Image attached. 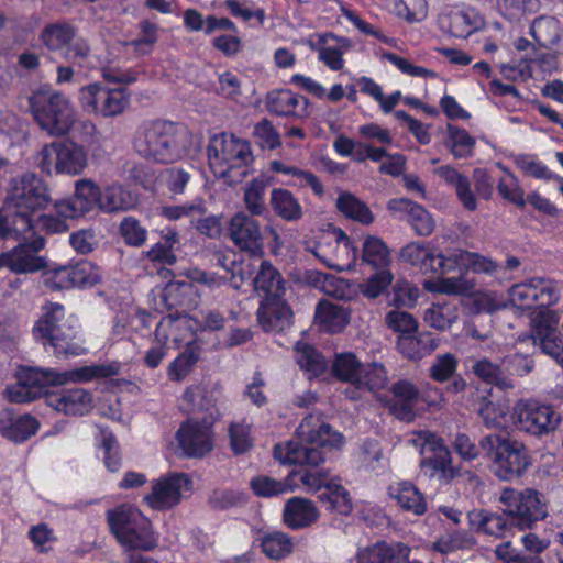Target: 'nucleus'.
Instances as JSON below:
<instances>
[{
    "label": "nucleus",
    "instance_id": "nucleus-1",
    "mask_svg": "<svg viewBox=\"0 0 563 563\" xmlns=\"http://www.w3.org/2000/svg\"><path fill=\"white\" fill-rule=\"evenodd\" d=\"M133 145L140 156L170 164L195 157L201 150V137L183 124L156 119L137 128Z\"/></svg>",
    "mask_w": 563,
    "mask_h": 563
},
{
    "label": "nucleus",
    "instance_id": "nucleus-2",
    "mask_svg": "<svg viewBox=\"0 0 563 563\" xmlns=\"http://www.w3.org/2000/svg\"><path fill=\"white\" fill-rule=\"evenodd\" d=\"M297 435L302 443L288 441L274 446V457L282 464L318 466L324 461L319 448L340 450L344 445V437L319 413L305 417L297 428Z\"/></svg>",
    "mask_w": 563,
    "mask_h": 563
},
{
    "label": "nucleus",
    "instance_id": "nucleus-3",
    "mask_svg": "<svg viewBox=\"0 0 563 563\" xmlns=\"http://www.w3.org/2000/svg\"><path fill=\"white\" fill-rule=\"evenodd\" d=\"M119 367L114 364L85 366L69 372L26 367L18 373V382L5 389L11 402H27L40 397L49 386L65 385L68 382H87L95 377L117 375Z\"/></svg>",
    "mask_w": 563,
    "mask_h": 563
},
{
    "label": "nucleus",
    "instance_id": "nucleus-4",
    "mask_svg": "<svg viewBox=\"0 0 563 563\" xmlns=\"http://www.w3.org/2000/svg\"><path fill=\"white\" fill-rule=\"evenodd\" d=\"M207 157L214 177L229 186L241 183L254 162L250 142L231 133L212 135L207 146Z\"/></svg>",
    "mask_w": 563,
    "mask_h": 563
},
{
    "label": "nucleus",
    "instance_id": "nucleus-5",
    "mask_svg": "<svg viewBox=\"0 0 563 563\" xmlns=\"http://www.w3.org/2000/svg\"><path fill=\"white\" fill-rule=\"evenodd\" d=\"M52 202L47 184L34 173H24L13 178L4 197V208L16 212L19 231L33 229L35 231V217L44 211Z\"/></svg>",
    "mask_w": 563,
    "mask_h": 563
},
{
    "label": "nucleus",
    "instance_id": "nucleus-6",
    "mask_svg": "<svg viewBox=\"0 0 563 563\" xmlns=\"http://www.w3.org/2000/svg\"><path fill=\"white\" fill-rule=\"evenodd\" d=\"M106 518L111 533L123 548L150 551L157 547L158 539L151 520L136 507L119 505L107 510Z\"/></svg>",
    "mask_w": 563,
    "mask_h": 563
},
{
    "label": "nucleus",
    "instance_id": "nucleus-7",
    "mask_svg": "<svg viewBox=\"0 0 563 563\" xmlns=\"http://www.w3.org/2000/svg\"><path fill=\"white\" fill-rule=\"evenodd\" d=\"M30 107L38 125L48 134H67L77 120V112L67 97L51 89H40L30 97Z\"/></svg>",
    "mask_w": 563,
    "mask_h": 563
},
{
    "label": "nucleus",
    "instance_id": "nucleus-8",
    "mask_svg": "<svg viewBox=\"0 0 563 563\" xmlns=\"http://www.w3.org/2000/svg\"><path fill=\"white\" fill-rule=\"evenodd\" d=\"M479 446L492 460V470L501 481L521 476L531 465L527 448L509 438L489 434L479 441Z\"/></svg>",
    "mask_w": 563,
    "mask_h": 563
},
{
    "label": "nucleus",
    "instance_id": "nucleus-9",
    "mask_svg": "<svg viewBox=\"0 0 563 563\" xmlns=\"http://www.w3.org/2000/svg\"><path fill=\"white\" fill-rule=\"evenodd\" d=\"M88 151L71 140L54 141L37 154V166L46 175L76 177L88 167Z\"/></svg>",
    "mask_w": 563,
    "mask_h": 563
},
{
    "label": "nucleus",
    "instance_id": "nucleus-10",
    "mask_svg": "<svg viewBox=\"0 0 563 563\" xmlns=\"http://www.w3.org/2000/svg\"><path fill=\"white\" fill-rule=\"evenodd\" d=\"M470 256L471 252L461 247H450L443 253H439L438 271L441 274L459 272L460 275L427 280L423 284V288L432 294L451 296H466L472 294L475 284L465 277L468 273Z\"/></svg>",
    "mask_w": 563,
    "mask_h": 563
},
{
    "label": "nucleus",
    "instance_id": "nucleus-11",
    "mask_svg": "<svg viewBox=\"0 0 563 563\" xmlns=\"http://www.w3.org/2000/svg\"><path fill=\"white\" fill-rule=\"evenodd\" d=\"M498 501L503 506V514L521 530L532 528L537 521L544 519L548 515L542 495L532 488L517 490L506 487L500 492Z\"/></svg>",
    "mask_w": 563,
    "mask_h": 563
},
{
    "label": "nucleus",
    "instance_id": "nucleus-12",
    "mask_svg": "<svg viewBox=\"0 0 563 563\" xmlns=\"http://www.w3.org/2000/svg\"><path fill=\"white\" fill-rule=\"evenodd\" d=\"M411 444L420 450L422 455L431 453L420 462L424 476L449 484L459 475V470L452 465V456L443 440L429 431L416 432L410 440Z\"/></svg>",
    "mask_w": 563,
    "mask_h": 563
},
{
    "label": "nucleus",
    "instance_id": "nucleus-13",
    "mask_svg": "<svg viewBox=\"0 0 563 563\" xmlns=\"http://www.w3.org/2000/svg\"><path fill=\"white\" fill-rule=\"evenodd\" d=\"M562 286L547 277H533L514 285L509 289V299L518 309L543 308L555 305L561 297Z\"/></svg>",
    "mask_w": 563,
    "mask_h": 563
},
{
    "label": "nucleus",
    "instance_id": "nucleus-14",
    "mask_svg": "<svg viewBox=\"0 0 563 563\" xmlns=\"http://www.w3.org/2000/svg\"><path fill=\"white\" fill-rule=\"evenodd\" d=\"M515 428L531 435H543L555 430L560 415L551 407L531 399H519L514 405Z\"/></svg>",
    "mask_w": 563,
    "mask_h": 563
},
{
    "label": "nucleus",
    "instance_id": "nucleus-15",
    "mask_svg": "<svg viewBox=\"0 0 563 563\" xmlns=\"http://www.w3.org/2000/svg\"><path fill=\"white\" fill-rule=\"evenodd\" d=\"M191 486L192 481L186 473L164 474L151 482V490L144 495L143 503L153 510H168L181 501Z\"/></svg>",
    "mask_w": 563,
    "mask_h": 563
},
{
    "label": "nucleus",
    "instance_id": "nucleus-16",
    "mask_svg": "<svg viewBox=\"0 0 563 563\" xmlns=\"http://www.w3.org/2000/svg\"><path fill=\"white\" fill-rule=\"evenodd\" d=\"M80 102L89 113L112 118L120 115L129 107L130 95L123 88L112 89L92 84L81 88Z\"/></svg>",
    "mask_w": 563,
    "mask_h": 563
},
{
    "label": "nucleus",
    "instance_id": "nucleus-17",
    "mask_svg": "<svg viewBox=\"0 0 563 563\" xmlns=\"http://www.w3.org/2000/svg\"><path fill=\"white\" fill-rule=\"evenodd\" d=\"M560 314L548 307L539 308L529 316V335L527 339L563 365V350L556 338Z\"/></svg>",
    "mask_w": 563,
    "mask_h": 563
},
{
    "label": "nucleus",
    "instance_id": "nucleus-18",
    "mask_svg": "<svg viewBox=\"0 0 563 563\" xmlns=\"http://www.w3.org/2000/svg\"><path fill=\"white\" fill-rule=\"evenodd\" d=\"M244 211L235 212L228 222V235L242 252L252 256H262L264 239L260 222Z\"/></svg>",
    "mask_w": 563,
    "mask_h": 563
},
{
    "label": "nucleus",
    "instance_id": "nucleus-19",
    "mask_svg": "<svg viewBox=\"0 0 563 563\" xmlns=\"http://www.w3.org/2000/svg\"><path fill=\"white\" fill-rule=\"evenodd\" d=\"M218 263L227 271L232 273L231 284L234 288H240L245 280H252L257 291H263L265 296L271 295H283L284 294V282L282 275L273 265L266 261L261 263L260 269L254 278H252L251 264H245V268L238 272L235 268L227 266L224 260L221 256L218 257Z\"/></svg>",
    "mask_w": 563,
    "mask_h": 563
},
{
    "label": "nucleus",
    "instance_id": "nucleus-20",
    "mask_svg": "<svg viewBox=\"0 0 563 563\" xmlns=\"http://www.w3.org/2000/svg\"><path fill=\"white\" fill-rule=\"evenodd\" d=\"M312 253L327 267L339 272L353 268L357 258L356 246L343 231H339L329 241L317 244Z\"/></svg>",
    "mask_w": 563,
    "mask_h": 563
},
{
    "label": "nucleus",
    "instance_id": "nucleus-21",
    "mask_svg": "<svg viewBox=\"0 0 563 563\" xmlns=\"http://www.w3.org/2000/svg\"><path fill=\"white\" fill-rule=\"evenodd\" d=\"M101 187L90 178H81L75 181L74 195L69 199L55 202V209L59 216L85 217L96 208L99 209Z\"/></svg>",
    "mask_w": 563,
    "mask_h": 563
},
{
    "label": "nucleus",
    "instance_id": "nucleus-22",
    "mask_svg": "<svg viewBox=\"0 0 563 563\" xmlns=\"http://www.w3.org/2000/svg\"><path fill=\"white\" fill-rule=\"evenodd\" d=\"M176 440L187 457H202L213 449L212 428L205 421H185L176 432Z\"/></svg>",
    "mask_w": 563,
    "mask_h": 563
},
{
    "label": "nucleus",
    "instance_id": "nucleus-23",
    "mask_svg": "<svg viewBox=\"0 0 563 563\" xmlns=\"http://www.w3.org/2000/svg\"><path fill=\"white\" fill-rule=\"evenodd\" d=\"M53 349L56 356H77L85 352L84 341L79 332V325L75 318L68 317L60 323V328L43 336Z\"/></svg>",
    "mask_w": 563,
    "mask_h": 563
},
{
    "label": "nucleus",
    "instance_id": "nucleus-24",
    "mask_svg": "<svg viewBox=\"0 0 563 563\" xmlns=\"http://www.w3.org/2000/svg\"><path fill=\"white\" fill-rule=\"evenodd\" d=\"M292 311L282 295L265 296L257 310V320L265 331H283L291 323Z\"/></svg>",
    "mask_w": 563,
    "mask_h": 563
},
{
    "label": "nucleus",
    "instance_id": "nucleus-25",
    "mask_svg": "<svg viewBox=\"0 0 563 563\" xmlns=\"http://www.w3.org/2000/svg\"><path fill=\"white\" fill-rule=\"evenodd\" d=\"M387 207L395 216L405 217L419 236H428L433 232L435 227L434 220L422 206L406 198H396L391 199Z\"/></svg>",
    "mask_w": 563,
    "mask_h": 563
},
{
    "label": "nucleus",
    "instance_id": "nucleus-26",
    "mask_svg": "<svg viewBox=\"0 0 563 563\" xmlns=\"http://www.w3.org/2000/svg\"><path fill=\"white\" fill-rule=\"evenodd\" d=\"M409 555L405 543L378 541L358 549L356 563H407Z\"/></svg>",
    "mask_w": 563,
    "mask_h": 563
},
{
    "label": "nucleus",
    "instance_id": "nucleus-27",
    "mask_svg": "<svg viewBox=\"0 0 563 563\" xmlns=\"http://www.w3.org/2000/svg\"><path fill=\"white\" fill-rule=\"evenodd\" d=\"M266 106L269 112L279 117L305 119L309 115V101L289 89L268 92Z\"/></svg>",
    "mask_w": 563,
    "mask_h": 563
},
{
    "label": "nucleus",
    "instance_id": "nucleus-28",
    "mask_svg": "<svg viewBox=\"0 0 563 563\" xmlns=\"http://www.w3.org/2000/svg\"><path fill=\"white\" fill-rule=\"evenodd\" d=\"M319 517L320 512L314 503L303 497L288 499L283 510L284 523L292 530L308 528L316 523Z\"/></svg>",
    "mask_w": 563,
    "mask_h": 563
},
{
    "label": "nucleus",
    "instance_id": "nucleus-29",
    "mask_svg": "<svg viewBox=\"0 0 563 563\" xmlns=\"http://www.w3.org/2000/svg\"><path fill=\"white\" fill-rule=\"evenodd\" d=\"M46 402L56 411L70 416H82L92 408L90 394L81 388L47 395Z\"/></svg>",
    "mask_w": 563,
    "mask_h": 563
},
{
    "label": "nucleus",
    "instance_id": "nucleus-30",
    "mask_svg": "<svg viewBox=\"0 0 563 563\" xmlns=\"http://www.w3.org/2000/svg\"><path fill=\"white\" fill-rule=\"evenodd\" d=\"M139 199L128 187L112 181L101 187L99 210L104 213L129 211L137 206Z\"/></svg>",
    "mask_w": 563,
    "mask_h": 563
},
{
    "label": "nucleus",
    "instance_id": "nucleus-31",
    "mask_svg": "<svg viewBox=\"0 0 563 563\" xmlns=\"http://www.w3.org/2000/svg\"><path fill=\"white\" fill-rule=\"evenodd\" d=\"M269 170L275 174H283L289 177L285 184L289 187L311 188L316 196L321 197L324 192L323 185L316 174L308 169L288 164L280 159H272L268 163Z\"/></svg>",
    "mask_w": 563,
    "mask_h": 563
},
{
    "label": "nucleus",
    "instance_id": "nucleus-32",
    "mask_svg": "<svg viewBox=\"0 0 563 563\" xmlns=\"http://www.w3.org/2000/svg\"><path fill=\"white\" fill-rule=\"evenodd\" d=\"M351 310L329 300L320 301L314 311V323L329 333L341 332L350 322Z\"/></svg>",
    "mask_w": 563,
    "mask_h": 563
},
{
    "label": "nucleus",
    "instance_id": "nucleus-33",
    "mask_svg": "<svg viewBox=\"0 0 563 563\" xmlns=\"http://www.w3.org/2000/svg\"><path fill=\"white\" fill-rule=\"evenodd\" d=\"M44 246L42 239H36L32 243H20L10 250L12 257V273L30 274L45 268V260L37 255V252Z\"/></svg>",
    "mask_w": 563,
    "mask_h": 563
},
{
    "label": "nucleus",
    "instance_id": "nucleus-34",
    "mask_svg": "<svg viewBox=\"0 0 563 563\" xmlns=\"http://www.w3.org/2000/svg\"><path fill=\"white\" fill-rule=\"evenodd\" d=\"M389 496L405 511L415 516L427 512V500L419 488L410 482H399L389 486Z\"/></svg>",
    "mask_w": 563,
    "mask_h": 563
},
{
    "label": "nucleus",
    "instance_id": "nucleus-35",
    "mask_svg": "<svg viewBox=\"0 0 563 563\" xmlns=\"http://www.w3.org/2000/svg\"><path fill=\"white\" fill-rule=\"evenodd\" d=\"M400 262L418 269L422 274L438 272V254L421 242H410L399 252Z\"/></svg>",
    "mask_w": 563,
    "mask_h": 563
},
{
    "label": "nucleus",
    "instance_id": "nucleus-36",
    "mask_svg": "<svg viewBox=\"0 0 563 563\" xmlns=\"http://www.w3.org/2000/svg\"><path fill=\"white\" fill-rule=\"evenodd\" d=\"M269 205L277 217L288 222L299 221L303 216L298 198L286 188L272 189Z\"/></svg>",
    "mask_w": 563,
    "mask_h": 563
},
{
    "label": "nucleus",
    "instance_id": "nucleus-37",
    "mask_svg": "<svg viewBox=\"0 0 563 563\" xmlns=\"http://www.w3.org/2000/svg\"><path fill=\"white\" fill-rule=\"evenodd\" d=\"M394 399L390 404L391 413L400 420H411L412 410L418 400V393L415 386L406 380L393 385Z\"/></svg>",
    "mask_w": 563,
    "mask_h": 563
},
{
    "label": "nucleus",
    "instance_id": "nucleus-38",
    "mask_svg": "<svg viewBox=\"0 0 563 563\" xmlns=\"http://www.w3.org/2000/svg\"><path fill=\"white\" fill-rule=\"evenodd\" d=\"M184 26L189 32H201L206 35L212 34L217 30H233L234 23L228 18H218L207 15L206 18L196 9H186L183 13Z\"/></svg>",
    "mask_w": 563,
    "mask_h": 563
},
{
    "label": "nucleus",
    "instance_id": "nucleus-39",
    "mask_svg": "<svg viewBox=\"0 0 563 563\" xmlns=\"http://www.w3.org/2000/svg\"><path fill=\"white\" fill-rule=\"evenodd\" d=\"M268 186L265 176L254 177L243 186V203L250 216L260 217L267 211L265 196Z\"/></svg>",
    "mask_w": 563,
    "mask_h": 563
},
{
    "label": "nucleus",
    "instance_id": "nucleus-40",
    "mask_svg": "<svg viewBox=\"0 0 563 563\" xmlns=\"http://www.w3.org/2000/svg\"><path fill=\"white\" fill-rule=\"evenodd\" d=\"M9 421L8 426L0 428V432L11 441L23 442L34 435L38 428L40 422L30 415H23L12 419L9 412L0 415V421Z\"/></svg>",
    "mask_w": 563,
    "mask_h": 563
},
{
    "label": "nucleus",
    "instance_id": "nucleus-41",
    "mask_svg": "<svg viewBox=\"0 0 563 563\" xmlns=\"http://www.w3.org/2000/svg\"><path fill=\"white\" fill-rule=\"evenodd\" d=\"M479 416L487 428H515L514 407L510 408L507 400L485 402L479 409Z\"/></svg>",
    "mask_w": 563,
    "mask_h": 563
},
{
    "label": "nucleus",
    "instance_id": "nucleus-42",
    "mask_svg": "<svg viewBox=\"0 0 563 563\" xmlns=\"http://www.w3.org/2000/svg\"><path fill=\"white\" fill-rule=\"evenodd\" d=\"M470 528L488 536L501 537L507 523L503 515L484 509H473L467 514Z\"/></svg>",
    "mask_w": 563,
    "mask_h": 563
},
{
    "label": "nucleus",
    "instance_id": "nucleus-43",
    "mask_svg": "<svg viewBox=\"0 0 563 563\" xmlns=\"http://www.w3.org/2000/svg\"><path fill=\"white\" fill-rule=\"evenodd\" d=\"M262 552L271 560L280 561L289 556L295 548L291 537L283 531L264 533L260 539Z\"/></svg>",
    "mask_w": 563,
    "mask_h": 563
},
{
    "label": "nucleus",
    "instance_id": "nucleus-44",
    "mask_svg": "<svg viewBox=\"0 0 563 563\" xmlns=\"http://www.w3.org/2000/svg\"><path fill=\"white\" fill-rule=\"evenodd\" d=\"M531 34L545 47H554L561 41L563 27L554 16H540L531 25Z\"/></svg>",
    "mask_w": 563,
    "mask_h": 563
},
{
    "label": "nucleus",
    "instance_id": "nucleus-45",
    "mask_svg": "<svg viewBox=\"0 0 563 563\" xmlns=\"http://www.w3.org/2000/svg\"><path fill=\"white\" fill-rule=\"evenodd\" d=\"M75 38V29L66 23H53L46 25L40 35L42 44L48 51H64Z\"/></svg>",
    "mask_w": 563,
    "mask_h": 563
},
{
    "label": "nucleus",
    "instance_id": "nucleus-46",
    "mask_svg": "<svg viewBox=\"0 0 563 563\" xmlns=\"http://www.w3.org/2000/svg\"><path fill=\"white\" fill-rule=\"evenodd\" d=\"M319 497L328 505V509L338 514L347 515L352 510V501L347 490L336 481L327 484Z\"/></svg>",
    "mask_w": 563,
    "mask_h": 563
},
{
    "label": "nucleus",
    "instance_id": "nucleus-47",
    "mask_svg": "<svg viewBox=\"0 0 563 563\" xmlns=\"http://www.w3.org/2000/svg\"><path fill=\"white\" fill-rule=\"evenodd\" d=\"M362 367L363 364L351 352L336 354L331 366L333 375L339 380L351 384H356V380L360 379Z\"/></svg>",
    "mask_w": 563,
    "mask_h": 563
},
{
    "label": "nucleus",
    "instance_id": "nucleus-48",
    "mask_svg": "<svg viewBox=\"0 0 563 563\" xmlns=\"http://www.w3.org/2000/svg\"><path fill=\"white\" fill-rule=\"evenodd\" d=\"M294 474L289 473L284 481H276L268 476H258L251 481V487L257 496L262 497H273L294 492L297 486L294 482Z\"/></svg>",
    "mask_w": 563,
    "mask_h": 563
},
{
    "label": "nucleus",
    "instance_id": "nucleus-49",
    "mask_svg": "<svg viewBox=\"0 0 563 563\" xmlns=\"http://www.w3.org/2000/svg\"><path fill=\"white\" fill-rule=\"evenodd\" d=\"M336 208L347 218L363 224L373 222L374 217L368 207L350 192H342L336 199Z\"/></svg>",
    "mask_w": 563,
    "mask_h": 563
},
{
    "label": "nucleus",
    "instance_id": "nucleus-50",
    "mask_svg": "<svg viewBox=\"0 0 563 563\" xmlns=\"http://www.w3.org/2000/svg\"><path fill=\"white\" fill-rule=\"evenodd\" d=\"M64 306L57 302H47L43 307V313L34 325V333L43 338L60 328V323L66 321Z\"/></svg>",
    "mask_w": 563,
    "mask_h": 563
},
{
    "label": "nucleus",
    "instance_id": "nucleus-51",
    "mask_svg": "<svg viewBox=\"0 0 563 563\" xmlns=\"http://www.w3.org/2000/svg\"><path fill=\"white\" fill-rule=\"evenodd\" d=\"M362 260L374 268L384 269L390 263L389 250L382 239L367 236L363 243Z\"/></svg>",
    "mask_w": 563,
    "mask_h": 563
},
{
    "label": "nucleus",
    "instance_id": "nucleus-52",
    "mask_svg": "<svg viewBox=\"0 0 563 563\" xmlns=\"http://www.w3.org/2000/svg\"><path fill=\"white\" fill-rule=\"evenodd\" d=\"M296 360L301 369L311 377L323 374L327 368V362L323 356L308 344H297Z\"/></svg>",
    "mask_w": 563,
    "mask_h": 563
},
{
    "label": "nucleus",
    "instance_id": "nucleus-53",
    "mask_svg": "<svg viewBox=\"0 0 563 563\" xmlns=\"http://www.w3.org/2000/svg\"><path fill=\"white\" fill-rule=\"evenodd\" d=\"M497 166L504 172V175L497 183L498 194L501 196V198L516 205L517 207H525V192L519 185L517 177L501 164H498Z\"/></svg>",
    "mask_w": 563,
    "mask_h": 563
},
{
    "label": "nucleus",
    "instance_id": "nucleus-54",
    "mask_svg": "<svg viewBox=\"0 0 563 563\" xmlns=\"http://www.w3.org/2000/svg\"><path fill=\"white\" fill-rule=\"evenodd\" d=\"M473 373L488 384H493L501 389H510L514 384L510 378L503 374L499 365L492 363L487 358L478 360L473 365Z\"/></svg>",
    "mask_w": 563,
    "mask_h": 563
},
{
    "label": "nucleus",
    "instance_id": "nucleus-55",
    "mask_svg": "<svg viewBox=\"0 0 563 563\" xmlns=\"http://www.w3.org/2000/svg\"><path fill=\"white\" fill-rule=\"evenodd\" d=\"M481 25V18L473 11H457L449 15V31L455 37H467Z\"/></svg>",
    "mask_w": 563,
    "mask_h": 563
},
{
    "label": "nucleus",
    "instance_id": "nucleus-56",
    "mask_svg": "<svg viewBox=\"0 0 563 563\" xmlns=\"http://www.w3.org/2000/svg\"><path fill=\"white\" fill-rule=\"evenodd\" d=\"M475 539L466 531H454L441 536L433 542L432 549L439 553L448 554L459 550L471 549Z\"/></svg>",
    "mask_w": 563,
    "mask_h": 563
},
{
    "label": "nucleus",
    "instance_id": "nucleus-57",
    "mask_svg": "<svg viewBox=\"0 0 563 563\" xmlns=\"http://www.w3.org/2000/svg\"><path fill=\"white\" fill-rule=\"evenodd\" d=\"M119 232L128 246L140 247L147 241V229L134 217H124L119 224Z\"/></svg>",
    "mask_w": 563,
    "mask_h": 563
},
{
    "label": "nucleus",
    "instance_id": "nucleus-58",
    "mask_svg": "<svg viewBox=\"0 0 563 563\" xmlns=\"http://www.w3.org/2000/svg\"><path fill=\"white\" fill-rule=\"evenodd\" d=\"M73 265L75 288H90L102 278L100 268L90 261L81 260Z\"/></svg>",
    "mask_w": 563,
    "mask_h": 563
},
{
    "label": "nucleus",
    "instance_id": "nucleus-59",
    "mask_svg": "<svg viewBox=\"0 0 563 563\" xmlns=\"http://www.w3.org/2000/svg\"><path fill=\"white\" fill-rule=\"evenodd\" d=\"M73 265L57 266L46 269L42 277L46 287L54 290L74 289Z\"/></svg>",
    "mask_w": 563,
    "mask_h": 563
},
{
    "label": "nucleus",
    "instance_id": "nucleus-60",
    "mask_svg": "<svg viewBox=\"0 0 563 563\" xmlns=\"http://www.w3.org/2000/svg\"><path fill=\"white\" fill-rule=\"evenodd\" d=\"M423 318L430 327L445 331L457 320V312L446 305H433L424 311Z\"/></svg>",
    "mask_w": 563,
    "mask_h": 563
},
{
    "label": "nucleus",
    "instance_id": "nucleus-61",
    "mask_svg": "<svg viewBox=\"0 0 563 563\" xmlns=\"http://www.w3.org/2000/svg\"><path fill=\"white\" fill-rule=\"evenodd\" d=\"M385 324L388 329L399 333V336L415 334L418 330L417 320L410 313L398 308L387 312Z\"/></svg>",
    "mask_w": 563,
    "mask_h": 563
},
{
    "label": "nucleus",
    "instance_id": "nucleus-62",
    "mask_svg": "<svg viewBox=\"0 0 563 563\" xmlns=\"http://www.w3.org/2000/svg\"><path fill=\"white\" fill-rule=\"evenodd\" d=\"M387 382L388 377L385 367L379 363H371L363 365L356 384L363 385L368 391H374L384 388Z\"/></svg>",
    "mask_w": 563,
    "mask_h": 563
},
{
    "label": "nucleus",
    "instance_id": "nucleus-63",
    "mask_svg": "<svg viewBox=\"0 0 563 563\" xmlns=\"http://www.w3.org/2000/svg\"><path fill=\"white\" fill-rule=\"evenodd\" d=\"M449 136L451 141V152L456 158H466L472 156L475 139L465 130L449 125Z\"/></svg>",
    "mask_w": 563,
    "mask_h": 563
},
{
    "label": "nucleus",
    "instance_id": "nucleus-64",
    "mask_svg": "<svg viewBox=\"0 0 563 563\" xmlns=\"http://www.w3.org/2000/svg\"><path fill=\"white\" fill-rule=\"evenodd\" d=\"M394 276L390 271L382 269L360 285V291L368 299L379 297L391 284Z\"/></svg>",
    "mask_w": 563,
    "mask_h": 563
}]
</instances>
